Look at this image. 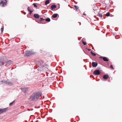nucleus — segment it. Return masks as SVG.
I'll use <instances>...</instances> for the list:
<instances>
[{"label": "nucleus", "mask_w": 122, "mask_h": 122, "mask_svg": "<svg viewBox=\"0 0 122 122\" xmlns=\"http://www.w3.org/2000/svg\"><path fill=\"white\" fill-rule=\"evenodd\" d=\"M4 30V27H2L1 28V32H3Z\"/></svg>", "instance_id": "nucleus-25"}, {"label": "nucleus", "mask_w": 122, "mask_h": 122, "mask_svg": "<svg viewBox=\"0 0 122 122\" xmlns=\"http://www.w3.org/2000/svg\"><path fill=\"white\" fill-rule=\"evenodd\" d=\"M28 110H29V111L30 110H29V109H28Z\"/></svg>", "instance_id": "nucleus-33"}, {"label": "nucleus", "mask_w": 122, "mask_h": 122, "mask_svg": "<svg viewBox=\"0 0 122 122\" xmlns=\"http://www.w3.org/2000/svg\"><path fill=\"white\" fill-rule=\"evenodd\" d=\"M34 16L36 18H38L40 17L39 15L37 14H35L34 15Z\"/></svg>", "instance_id": "nucleus-11"}, {"label": "nucleus", "mask_w": 122, "mask_h": 122, "mask_svg": "<svg viewBox=\"0 0 122 122\" xmlns=\"http://www.w3.org/2000/svg\"><path fill=\"white\" fill-rule=\"evenodd\" d=\"M110 13L109 12H108L106 14V16H110Z\"/></svg>", "instance_id": "nucleus-21"}, {"label": "nucleus", "mask_w": 122, "mask_h": 122, "mask_svg": "<svg viewBox=\"0 0 122 122\" xmlns=\"http://www.w3.org/2000/svg\"><path fill=\"white\" fill-rule=\"evenodd\" d=\"M82 41L84 45H85L86 44V43L83 41V39L82 40Z\"/></svg>", "instance_id": "nucleus-20"}, {"label": "nucleus", "mask_w": 122, "mask_h": 122, "mask_svg": "<svg viewBox=\"0 0 122 122\" xmlns=\"http://www.w3.org/2000/svg\"><path fill=\"white\" fill-rule=\"evenodd\" d=\"M45 19H43L42 18H40V21H41L42 20H44Z\"/></svg>", "instance_id": "nucleus-28"}, {"label": "nucleus", "mask_w": 122, "mask_h": 122, "mask_svg": "<svg viewBox=\"0 0 122 122\" xmlns=\"http://www.w3.org/2000/svg\"><path fill=\"white\" fill-rule=\"evenodd\" d=\"M35 53L34 52H32L31 51H27L25 52V56H29L30 55H34Z\"/></svg>", "instance_id": "nucleus-2"}, {"label": "nucleus", "mask_w": 122, "mask_h": 122, "mask_svg": "<svg viewBox=\"0 0 122 122\" xmlns=\"http://www.w3.org/2000/svg\"><path fill=\"white\" fill-rule=\"evenodd\" d=\"M15 102V101H14L13 102H11L9 104V105L10 106H11L13 104V103Z\"/></svg>", "instance_id": "nucleus-23"}, {"label": "nucleus", "mask_w": 122, "mask_h": 122, "mask_svg": "<svg viewBox=\"0 0 122 122\" xmlns=\"http://www.w3.org/2000/svg\"><path fill=\"white\" fill-rule=\"evenodd\" d=\"M25 14V13L24 14Z\"/></svg>", "instance_id": "nucleus-35"}, {"label": "nucleus", "mask_w": 122, "mask_h": 122, "mask_svg": "<svg viewBox=\"0 0 122 122\" xmlns=\"http://www.w3.org/2000/svg\"><path fill=\"white\" fill-rule=\"evenodd\" d=\"M33 5L34 6V7H37V5L35 3H34L33 4Z\"/></svg>", "instance_id": "nucleus-22"}, {"label": "nucleus", "mask_w": 122, "mask_h": 122, "mask_svg": "<svg viewBox=\"0 0 122 122\" xmlns=\"http://www.w3.org/2000/svg\"><path fill=\"white\" fill-rule=\"evenodd\" d=\"M10 86H11L12 85V83L10 81H7V84Z\"/></svg>", "instance_id": "nucleus-12"}, {"label": "nucleus", "mask_w": 122, "mask_h": 122, "mask_svg": "<svg viewBox=\"0 0 122 122\" xmlns=\"http://www.w3.org/2000/svg\"><path fill=\"white\" fill-rule=\"evenodd\" d=\"M7 109V108H4L3 109H0V114L5 112Z\"/></svg>", "instance_id": "nucleus-6"}, {"label": "nucleus", "mask_w": 122, "mask_h": 122, "mask_svg": "<svg viewBox=\"0 0 122 122\" xmlns=\"http://www.w3.org/2000/svg\"><path fill=\"white\" fill-rule=\"evenodd\" d=\"M110 68H111L113 70H114V69L113 68V66L112 65H111L110 66Z\"/></svg>", "instance_id": "nucleus-26"}, {"label": "nucleus", "mask_w": 122, "mask_h": 122, "mask_svg": "<svg viewBox=\"0 0 122 122\" xmlns=\"http://www.w3.org/2000/svg\"><path fill=\"white\" fill-rule=\"evenodd\" d=\"M109 77V76L108 74L104 75L103 76V78L105 79H107Z\"/></svg>", "instance_id": "nucleus-10"}, {"label": "nucleus", "mask_w": 122, "mask_h": 122, "mask_svg": "<svg viewBox=\"0 0 122 122\" xmlns=\"http://www.w3.org/2000/svg\"><path fill=\"white\" fill-rule=\"evenodd\" d=\"M46 21L48 22H50L51 21L50 19L49 18H48L46 19Z\"/></svg>", "instance_id": "nucleus-18"}, {"label": "nucleus", "mask_w": 122, "mask_h": 122, "mask_svg": "<svg viewBox=\"0 0 122 122\" xmlns=\"http://www.w3.org/2000/svg\"><path fill=\"white\" fill-rule=\"evenodd\" d=\"M7 1L6 0H0V5L2 6H4L6 5Z\"/></svg>", "instance_id": "nucleus-3"}, {"label": "nucleus", "mask_w": 122, "mask_h": 122, "mask_svg": "<svg viewBox=\"0 0 122 122\" xmlns=\"http://www.w3.org/2000/svg\"><path fill=\"white\" fill-rule=\"evenodd\" d=\"M87 49L88 51H90L91 50V49Z\"/></svg>", "instance_id": "nucleus-31"}, {"label": "nucleus", "mask_w": 122, "mask_h": 122, "mask_svg": "<svg viewBox=\"0 0 122 122\" xmlns=\"http://www.w3.org/2000/svg\"><path fill=\"white\" fill-rule=\"evenodd\" d=\"M25 14V13L24 14Z\"/></svg>", "instance_id": "nucleus-34"}, {"label": "nucleus", "mask_w": 122, "mask_h": 122, "mask_svg": "<svg viewBox=\"0 0 122 122\" xmlns=\"http://www.w3.org/2000/svg\"><path fill=\"white\" fill-rule=\"evenodd\" d=\"M83 15H86V14L85 13H83Z\"/></svg>", "instance_id": "nucleus-32"}, {"label": "nucleus", "mask_w": 122, "mask_h": 122, "mask_svg": "<svg viewBox=\"0 0 122 122\" xmlns=\"http://www.w3.org/2000/svg\"><path fill=\"white\" fill-rule=\"evenodd\" d=\"M56 8V6L55 5H53L51 6V9L52 10L55 9Z\"/></svg>", "instance_id": "nucleus-9"}, {"label": "nucleus", "mask_w": 122, "mask_h": 122, "mask_svg": "<svg viewBox=\"0 0 122 122\" xmlns=\"http://www.w3.org/2000/svg\"><path fill=\"white\" fill-rule=\"evenodd\" d=\"M7 59L5 57H4L3 58H1L0 60V62L3 63L7 61Z\"/></svg>", "instance_id": "nucleus-4"}, {"label": "nucleus", "mask_w": 122, "mask_h": 122, "mask_svg": "<svg viewBox=\"0 0 122 122\" xmlns=\"http://www.w3.org/2000/svg\"><path fill=\"white\" fill-rule=\"evenodd\" d=\"M41 52V53H43L44 52V51L43 50V49H41L40 50Z\"/></svg>", "instance_id": "nucleus-27"}, {"label": "nucleus", "mask_w": 122, "mask_h": 122, "mask_svg": "<svg viewBox=\"0 0 122 122\" xmlns=\"http://www.w3.org/2000/svg\"><path fill=\"white\" fill-rule=\"evenodd\" d=\"M42 94L41 92H35L33 93L30 97V100L31 101H34L39 98V97L41 96Z\"/></svg>", "instance_id": "nucleus-1"}, {"label": "nucleus", "mask_w": 122, "mask_h": 122, "mask_svg": "<svg viewBox=\"0 0 122 122\" xmlns=\"http://www.w3.org/2000/svg\"><path fill=\"white\" fill-rule=\"evenodd\" d=\"M91 53L93 56H95L96 55L95 53H93L92 51L91 52Z\"/></svg>", "instance_id": "nucleus-19"}, {"label": "nucleus", "mask_w": 122, "mask_h": 122, "mask_svg": "<svg viewBox=\"0 0 122 122\" xmlns=\"http://www.w3.org/2000/svg\"><path fill=\"white\" fill-rule=\"evenodd\" d=\"M33 12V11H32V10H31L30 11V14H31V13H32Z\"/></svg>", "instance_id": "nucleus-30"}, {"label": "nucleus", "mask_w": 122, "mask_h": 122, "mask_svg": "<svg viewBox=\"0 0 122 122\" xmlns=\"http://www.w3.org/2000/svg\"><path fill=\"white\" fill-rule=\"evenodd\" d=\"M100 73L99 70H96L94 71L93 72L94 74L96 75H99Z\"/></svg>", "instance_id": "nucleus-5"}, {"label": "nucleus", "mask_w": 122, "mask_h": 122, "mask_svg": "<svg viewBox=\"0 0 122 122\" xmlns=\"http://www.w3.org/2000/svg\"><path fill=\"white\" fill-rule=\"evenodd\" d=\"M27 10H28V11H29V12L31 11V10H30V8L29 7H28L27 8Z\"/></svg>", "instance_id": "nucleus-24"}, {"label": "nucleus", "mask_w": 122, "mask_h": 122, "mask_svg": "<svg viewBox=\"0 0 122 122\" xmlns=\"http://www.w3.org/2000/svg\"><path fill=\"white\" fill-rule=\"evenodd\" d=\"M49 3L50 2L49 0H47L45 2V4L46 5L47 4H49Z\"/></svg>", "instance_id": "nucleus-14"}, {"label": "nucleus", "mask_w": 122, "mask_h": 122, "mask_svg": "<svg viewBox=\"0 0 122 122\" xmlns=\"http://www.w3.org/2000/svg\"><path fill=\"white\" fill-rule=\"evenodd\" d=\"M58 14H53L52 16V17L53 18H55L57 17V16Z\"/></svg>", "instance_id": "nucleus-13"}, {"label": "nucleus", "mask_w": 122, "mask_h": 122, "mask_svg": "<svg viewBox=\"0 0 122 122\" xmlns=\"http://www.w3.org/2000/svg\"><path fill=\"white\" fill-rule=\"evenodd\" d=\"M7 81H1V82L2 83H3L5 84H7Z\"/></svg>", "instance_id": "nucleus-17"}, {"label": "nucleus", "mask_w": 122, "mask_h": 122, "mask_svg": "<svg viewBox=\"0 0 122 122\" xmlns=\"http://www.w3.org/2000/svg\"><path fill=\"white\" fill-rule=\"evenodd\" d=\"M74 9L77 10L78 8V7L76 5H75L74 6Z\"/></svg>", "instance_id": "nucleus-15"}, {"label": "nucleus", "mask_w": 122, "mask_h": 122, "mask_svg": "<svg viewBox=\"0 0 122 122\" xmlns=\"http://www.w3.org/2000/svg\"><path fill=\"white\" fill-rule=\"evenodd\" d=\"M100 58H102L103 59V60L105 61H108V60L107 59L106 57H100Z\"/></svg>", "instance_id": "nucleus-8"}, {"label": "nucleus", "mask_w": 122, "mask_h": 122, "mask_svg": "<svg viewBox=\"0 0 122 122\" xmlns=\"http://www.w3.org/2000/svg\"><path fill=\"white\" fill-rule=\"evenodd\" d=\"M27 90L26 88H24L22 89V91L25 93L26 92Z\"/></svg>", "instance_id": "nucleus-16"}, {"label": "nucleus", "mask_w": 122, "mask_h": 122, "mask_svg": "<svg viewBox=\"0 0 122 122\" xmlns=\"http://www.w3.org/2000/svg\"><path fill=\"white\" fill-rule=\"evenodd\" d=\"M99 16L101 17H102V14H99Z\"/></svg>", "instance_id": "nucleus-29"}, {"label": "nucleus", "mask_w": 122, "mask_h": 122, "mask_svg": "<svg viewBox=\"0 0 122 122\" xmlns=\"http://www.w3.org/2000/svg\"><path fill=\"white\" fill-rule=\"evenodd\" d=\"M92 66L93 67H96L97 65L98 64L96 62H93L92 63Z\"/></svg>", "instance_id": "nucleus-7"}]
</instances>
